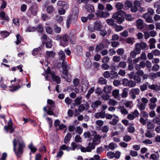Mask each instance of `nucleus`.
<instances>
[{
  "mask_svg": "<svg viewBox=\"0 0 160 160\" xmlns=\"http://www.w3.org/2000/svg\"><path fill=\"white\" fill-rule=\"evenodd\" d=\"M13 150L16 155H19L23 152V148L24 147V144L22 139H18L14 138L13 141Z\"/></svg>",
  "mask_w": 160,
  "mask_h": 160,
  "instance_id": "obj_1",
  "label": "nucleus"
},
{
  "mask_svg": "<svg viewBox=\"0 0 160 160\" xmlns=\"http://www.w3.org/2000/svg\"><path fill=\"white\" fill-rule=\"evenodd\" d=\"M147 44L144 42L137 43L135 44V48L130 53V56L132 58L135 57L136 55L141 52V49H145L147 47Z\"/></svg>",
  "mask_w": 160,
  "mask_h": 160,
  "instance_id": "obj_2",
  "label": "nucleus"
},
{
  "mask_svg": "<svg viewBox=\"0 0 160 160\" xmlns=\"http://www.w3.org/2000/svg\"><path fill=\"white\" fill-rule=\"evenodd\" d=\"M45 74H44V76L46 77V80H49L51 79L50 76L53 81H55L58 84H59L61 82V79L59 77L56 76L55 75L54 72H51L50 68L48 67L46 70L45 71Z\"/></svg>",
  "mask_w": 160,
  "mask_h": 160,
  "instance_id": "obj_3",
  "label": "nucleus"
},
{
  "mask_svg": "<svg viewBox=\"0 0 160 160\" xmlns=\"http://www.w3.org/2000/svg\"><path fill=\"white\" fill-rule=\"evenodd\" d=\"M125 14L126 13L125 12L120 10L114 13L112 18L116 20V22L118 23L121 24L124 21L125 18L124 16Z\"/></svg>",
  "mask_w": 160,
  "mask_h": 160,
  "instance_id": "obj_4",
  "label": "nucleus"
},
{
  "mask_svg": "<svg viewBox=\"0 0 160 160\" xmlns=\"http://www.w3.org/2000/svg\"><path fill=\"white\" fill-rule=\"evenodd\" d=\"M103 27L101 22L99 21H97L94 23L93 27L89 28V30L92 32H94L95 31H101Z\"/></svg>",
  "mask_w": 160,
  "mask_h": 160,
  "instance_id": "obj_5",
  "label": "nucleus"
},
{
  "mask_svg": "<svg viewBox=\"0 0 160 160\" xmlns=\"http://www.w3.org/2000/svg\"><path fill=\"white\" fill-rule=\"evenodd\" d=\"M92 133L93 134L92 137H93V139L92 142L91 143H92L95 146L96 145H97L100 143V140L102 137L99 134H97L96 132L95 131H92Z\"/></svg>",
  "mask_w": 160,
  "mask_h": 160,
  "instance_id": "obj_6",
  "label": "nucleus"
},
{
  "mask_svg": "<svg viewBox=\"0 0 160 160\" xmlns=\"http://www.w3.org/2000/svg\"><path fill=\"white\" fill-rule=\"evenodd\" d=\"M4 130L7 132H9L10 133L13 132L14 131V129L12 126V122L11 118L8 122V126H4Z\"/></svg>",
  "mask_w": 160,
  "mask_h": 160,
  "instance_id": "obj_7",
  "label": "nucleus"
},
{
  "mask_svg": "<svg viewBox=\"0 0 160 160\" xmlns=\"http://www.w3.org/2000/svg\"><path fill=\"white\" fill-rule=\"evenodd\" d=\"M95 147V146L92 143H89L86 148L84 147H81V150L83 152H90L92 149H94Z\"/></svg>",
  "mask_w": 160,
  "mask_h": 160,
  "instance_id": "obj_8",
  "label": "nucleus"
},
{
  "mask_svg": "<svg viewBox=\"0 0 160 160\" xmlns=\"http://www.w3.org/2000/svg\"><path fill=\"white\" fill-rule=\"evenodd\" d=\"M69 39V38L67 34H66L62 36V40L60 42V45L65 47L68 44Z\"/></svg>",
  "mask_w": 160,
  "mask_h": 160,
  "instance_id": "obj_9",
  "label": "nucleus"
},
{
  "mask_svg": "<svg viewBox=\"0 0 160 160\" xmlns=\"http://www.w3.org/2000/svg\"><path fill=\"white\" fill-rule=\"evenodd\" d=\"M133 5L130 8L131 11L133 13L136 12L138 10V7H139L140 2L139 1L135 0L133 2Z\"/></svg>",
  "mask_w": 160,
  "mask_h": 160,
  "instance_id": "obj_10",
  "label": "nucleus"
},
{
  "mask_svg": "<svg viewBox=\"0 0 160 160\" xmlns=\"http://www.w3.org/2000/svg\"><path fill=\"white\" fill-rule=\"evenodd\" d=\"M98 17L106 18L110 15V13L107 11H99L96 13Z\"/></svg>",
  "mask_w": 160,
  "mask_h": 160,
  "instance_id": "obj_11",
  "label": "nucleus"
},
{
  "mask_svg": "<svg viewBox=\"0 0 160 160\" xmlns=\"http://www.w3.org/2000/svg\"><path fill=\"white\" fill-rule=\"evenodd\" d=\"M140 91L138 88H134L131 89L130 92V94L133 99L136 97V95L139 94Z\"/></svg>",
  "mask_w": 160,
  "mask_h": 160,
  "instance_id": "obj_12",
  "label": "nucleus"
},
{
  "mask_svg": "<svg viewBox=\"0 0 160 160\" xmlns=\"http://www.w3.org/2000/svg\"><path fill=\"white\" fill-rule=\"evenodd\" d=\"M37 14V9H34L32 7H31L27 12V15L29 17H31L32 16H35Z\"/></svg>",
  "mask_w": 160,
  "mask_h": 160,
  "instance_id": "obj_13",
  "label": "nucleus"
},
{
  "mask_svg": "<svg viewBox=\"0 0 160 160\" xmlns=\"http://www.w3.org/2000/svg\"><path fill=\"white\" fill-rule=\"evenodd\" d=\"M142 17L145 19L146 21L148 23H152L153 22L152 17L149 15L148 12L143 14L142 16Z\"/></svg>",
  "mask_w": 160,
  "mask_h": 160,
  "instance_id": "obj_14",
  "label": "nucleus"
},
{
  "mask_svg": "<svg viewBox=\"0 0 160 160\" xmlns=\"http://www.w3.org/2000/svg\"><path fill=\"white\" fill-rule=\"evenodd\" d=\"M136 26L137 28L139 29H142L144 27V22L141 19H138L136 21Z\"/></svg>",
  "mask_w": 160,
  "mask_h": 160,
  "instance_id": "obj_15",
  "label": "nucleus"
},
{
  "mask_svg": "<svg viewBox=\"0 0 160 160\" xmlns=\"http://www.w3.org/2000/svg\"><path fill=\"white\" fill-rule=\"evenodd\" d=\"M62 76L63 78H65L66 80L68 82L71 81V75L68 73L67 71H64L62 72Z\"/></svg>",
  "mask_w": 160,
  "mask_h": 160,
  "instance_id": "obj_16",
  "label": "nucleus"
},
{
  "mask_svg": "<svg viewBox=\"0 0 160 160\" xmlns=\"http://www.w3.org/2000/svg\"><path fill=\"white\" fill-rule=\"evenodd\" d=\"M82 84V90L83 91H86L89 86V84L88 81L86 79H83Z\"/></svg>",
  "mask_w": 160,
  "mask_h": 160,
  "instance_id": "obj_17",
  "label": "nucleus"
},
{
  "mask_svg": "<svg viewBox=\"0 0 160 160\" xmlns=\"http://www.w3.org/2000/svg\"><path fill=\"white\" fill-rule=\"evenodd\" d=\"M84 7L87 11L89 12H95L94 7L90 4H86Z\"/></svg>",
  "mask_w": 160,
  "mask_h": 160,
  "instance_id": "obj_18",
  "label": "nucleus"
},
{
  "mask_svg": "<svg viewBox=\"0 0 160 160\" xmlns=\"http://www.w3.org/2000/svg\"><path fill=\"white\" fill-rule=\"evenodd\" d=\"M95 117L97 118H104L105 117V111L104 110H102L100 112L96 113Z\"/></svg>",
  "mask_w": 160,
  "mask_h": 160,
  "instance_id": "obj_19",
  "label": "nucleus"
},
{
  "mask_svg": "<svg viewBox=\"0 0 160 160\" xmlns=\"http://www.w3.org/2000/svg\"><path fill=\"white\" fill-rule=\"evenodd\" d=\"M149 42L150 43L149 47L150 49L155 48V44L156 42V41L155 38H150Z\"/></svg>",
  "mask_w": 160,
  "mask_h": 160,
  "instance_id": "obj_20",
  "label": "nucleus"
},
{
  "mask_svg": "<svg viewBox=\"0 0 160 160\" xmlns=\"http://www.w3.org/2000/svg\"><path fill=\"white\" fill-rule=\"evenodd\" d=\"M7 80H4L2 78L0 81V86L3 89H5L7 88Z\"/></svg>",
  "mask_w": 160,
  "mask_h": 160,
  "instance_id": "obj_21",
  "label": "nucleus"
},
{
  "mask_svg": "<svg viewBox=\"0 0 160 160\" xmlns=\"http://www.w3.org/2000/svg\"><path fill=\"white\" fill-rule=\"evenodd\" d=\"M79 145L73 142L71 143V147H70V151H74L75 149H78L79 148Z\"/></svg>",
  "mask_w": 160,
  "mask_h": 160,
  "instance_id": "obj_22",
  "label": "nucleus"
},
{
  "mask_svg": "<svg viewBox=\"0 0 160 160\" xmlns=\"http://www.w3.org/2000/svg\"><path fill=\"white\" fill-rule=\"evenodd\" d=\"M82 97L79 96L76 98L74 101L75 104L76 106L80 105L82 102Z\"/></svg>",
  "mask_w": 160,
  "mask_h": 160,
  "instance_id": "obj_23",
  "label": "nucleus"
},
{
  "mask_svg": "<svg viewBox=\"0 0 160 160\" xmlns=\"http://www.w3.org/2000/svg\"><path fill=\"white\" fill-rule=\"evenodd\" d=\"M59 56V58L61 62H63L64 61L65 58V56L64 52L62 50H61L58 53Z\"/></svg>",
  "mask_w": 160,
  "mask_h": 160,
  "instance_id": "obj_24",
  "label": "nucleus"
},
{
  "mask_svg": "<svg viewBox=\"0 0 160 160\" xmlns=\"http://www.w3.org/2000/svg\"><path fill=\"white\" fill-rule=\"evenodd\" d=\"M150 76L153 79L159 78L160 77V72H158L155 73H151L150 74Z\"/></svg>",
  "mask_w": 160,
  "mask_h": 160,
  "instance_id": "obj_25",
  "label": "nucleus"
},
{
  "mask_svg": "<svg viewBox=\"0 0 160 160\" xmlns=\"http://www.w3.org/2000/svg\"><path fill=\"white\" fill-rule=\"evenodd\" d=\"M56 53L52 51H47L46 53V57L48 58H53Z\"/></svg>",
  "mask_w": 160,
  "mask_h": 160,
  "instance_id": "obj_26",
  "label": "nucleus"
},
{
  "mask_svg": "<svg viewBox=\"0 0 160 160\" xmlns=\"http://www.w3.org/2000/svg\"><path fill=\"white\" fill-rule=\"evenodd\" d=\"M0 16L2 20L6 21H8L9 20V18L6 15L4 11H2L0 12Z\"/></svg>",
  "mask_w": 160,
  "mask_h": 160,
  "instance_id": "obj_27",
  "label": "nucleus"
},
{
  "mask_svg": "<svg viewBox=\"0 0 160 160\" xmlns=\"http://www.w3.org/2000/svg\"><path fill=\"white\" fill-rule=\"evenodd\" d=\"M101 103L102 102L101 101L99 100L96 101L92 103L91 107L94 109L98 106L100 105Z\"/></svg>",
  "mask_w": 160,
  "mask_h": 160,
  "instance_id": "obj_28",
  "label": "nucleus"
},
{
  "mask_svg": "<svg viewBox=\"0 0 160 160\" xmlns=\"http://www.w3.org/2000/svg\"><path fill=\"white\" fill-rule=\"evenodd\" d=\"M55 20L59 24L63 23V18L62 17L57 15L56 16Z\"/></svg>",
  "mask_w": 160,
  "mask_h": 160,
  "instance_id": "obj_29",
  "label": "nucleus"
},
{
  "mask_svg": "<svg viewBox=\"0 0 160 160\" xmlns=\"http://www.w3.org/2000/svg\"><path fill=\"white\" fill-rule=\"evenodd\" d=\"M112 94L114 98L117 99L119 98V91L118 90H114L112 92Z\"/></svg>",
  "mask_w": 160,
  "mask_h": 160,
  "instance_id": "obj_30",
  "label": "nucleus"
},
{
  "mask_svg": "<svg viewBox=\"0 0 160 160\" xmlns=\"http://www.w3.org/2000/svg\"><path fill=\"white\" fill-rule=\"evenodd\" d=\"M71 138V135L70 133H68L65 137L64 142L66 144H68Z\"/></svg>",
  "mask_w": 160,
  "mask_h": 160,
  "instance_id": "obj_31",
  "label": "nucleus"
},
{
  "mask_svg": "<svg viewBox=\"0 0 160 160\" xmlns=\"http://www.w3.org/2000/svg\"><path fill=\"white\" fill-rule=\"evenodd\" d=\"M128 88H125L123 90V91L121 93L122 97L125 98L128 96Z\"/></svg>",
  "mask_w": 160,
  "mask_h": 160,
  "instance_id": "obj_32",
  "label": "nucleus"
},
{
  "mask_svg": "<svg viewBox=\"0 0 160 160\" xmlns=\"http://www.w3.org/2000/svg\"><path fill=\"white\" fill-rule=\"evenodd\" d=\"M112 89L111 86L106 85L104 88V91L106 93H110L111 92Z\"/></svg>",
  "mask_w": 160,
  "mask_h": 160,
  "instance_id": "obj_33",
  "label": "nucleus"
},
{
  "mask_svg": "<svg viewBox=\"0 0 160 160\" xmlns=\"http://www.w3.org/2000/svg\"><path fill=\"white\" fill-rule=\"evenodd\" d=\"M83 136L85 138H92L93 134L89 132H85L83 134Z\"/></svg>",
  "mask_w": 160,
  "mask_h": 160,
  "instance_id": "obj_34",
  "label": "nucleus"
},
{
  "mask_svg": "<svg viewBox=\"0 0 160 160\" xmlns=\"http://www.w3.org/2000/svg\"><path fill=\"white\" fill-rule=\"evenodd\" d=\"M54 8L51 6H48L47 8V11L49 14H51L53 13L54 12Z\"/></svg>",
  "mask_w": 160,
  "mask_h": 160,
  "instance_id": "obj_35",
  "label": "nucleus"
},
{
  "mask_svg": "<svg viewBox=\"0 0 160 160\" xmlns=\"http://www.w3.org/2000/svg\"><path fill=\"white\" fill-rule=\"evenodd\" d=\"M125 4L126 7L130 8L133 5V2L132 1L128 0L125 2Z\"/></svg>",
  "mask_w": 160,
  "mask_h": 160,
  "instance_id": "obj_36",
  "label": "nucleus"
},
{
  "mask_svg": "<svg viewBox=\"0 0 160 160\" xmlns=\"http://www.w3.org/2000/svg\"><path fill=\"white\" fill-rule=\"evenodd\" d=\"M104 47L103 44H99L96 47V50L97 52L100 51L104 48Z\"/></svg>",
  "mask_w": 160,
  "mask_h": 160,
  "instance_id": "obj_37",
  "label": "nucleus"
},
{
  "mask_svg": "<svg viewBox=\"0 0 160 160\" xmlns=\"http://www.w3.org/2000/svg\"><path fill=\"white\" fill-rule=\"evenodd\" d=\"M119 108L120 109V112L122 114L126 115L128 113V111L124 108L120 107Z\"/></svg>",
  "mask_w": 160,
  "mask_h": 160,
  "instance_id": "obj_38",
  "label": "nucleus"
},
{
  "mask_svg": "<svg viewBox=\"0 0 160 160\" xmlns=\"http://www.w3.org/2000/svg\"><path fill=\"white\" fill-rule=\"evenodd\" d=\"M52 41L51 39H48L46 42V46L47 48H51L52 46Z\"/></svg>",
  "mask_w": 160,
  "mask_h": 160,
  "instance_id": "obj_39",
  "label": "nucleus"
},
{
  "mask_svg": "<svg viewBox=\"0 0 160 160\" xmlns=\"http://www.w3.org/2000/svg\"><path fill=\"white\" fill-rule=\"evenodd\" d=\"M108 148L111 150H113L116 148L117 146L116 144L113 142H111L108 146Z\"/></svg>",
  "mask_w": 160,
  "mask_h": 160,
  "instance_id": "obj_40",
  "label": "nucleus"
},
{
  "mask_svg": "<svg viewBox=\"0 0 160 160\" xmlns=\"http://www.w3.org/2000/svg\"><path fill=\"white\" fill-rule=\"evenodd\" d=\"M127 66L126 62L124 61H121L118 64V67L121 68H126Z\"/></svg>",
  "mask_w": 160,
  "mask_h": 160,
  "instance_id": "obj_41",
  "label": "nucleus"
},
{
  "mask_svg": "<svg viewBox=\"0 0 160 160\" xmlns=\"http://www.w3.org/2000/svg\"><path fill=\"white\" fill-rule=\"evenodd\" d=\"M94 90V88L92 87L91 88L88 90V93L86 95V97L87 98H89L91 94L93 92Z\"/></svg>",
  "mask_w": 160,
  "mask_h": 160,
  "instance_id": "obj_42",
  "label": "nucleus"
},
{
  "mask_svg": "<svg viewBox=\"0 0 160 160\" xmlns=\"http://www.w3.org/2000/svg\"><path fill=\"white\" fill-rule=\"evenodd\" d=\"M57 4L58 5L60 6H66V7H67V8L68 7V4L66 3V2L61 1H58Z\"/></svg>",
  "mask_w": 160,
  "mask_h": 160,
  "instance_id": "obj_43",
  "label": "nucleus"
},
{
  "mask_svg": "<svg viewBox=\"0 0 160 160\" xmlns=\"http://www.w3.org/2000/svg\"><path fill=\"white\" fill-rule=\"evenodd\" d=\"M62 62L63 70L64 71H67L68 70L69 68L67 63L64 62V61L63 62Z\"/></svg>",
  "mask_w": 160,
  "mask_h": 160,
  "instance_id": "obj_44",
  "label": "nucleus"
},
{
  "mask_svg": "<svg viewBox=\"0 0 160 160\" xmlns=\"http://www.w3.org/2000/svg\"><path fill=\"white\" fill-rule=\"evenodd\" d=\"M71 17L72 16L71 15H69L67 19L66 24L67 27L68 28H69L71 23Z\"/></svg>",
  "mask_w": 160,
  "mask_h": 160,
  "instance_id": "obj_45",
  "label": "nucleus"
},
{
  "mask_svg": "<svg viewBox=\"0 0 160 160\" xmlns=\"http://www.w3.org/2000/svg\"><path fill=\"white\" fill-rule=\"evenodd\" d=\"M159 157L158 155H157L154 153H153L151 155L149 158L150 159L152 160H158Z\"/></svg>",
  "mask_w": 160,
  "mask_h": 160,
  "instance_id": "obj_46",
  "label": "nucleus"
},
{
  "mask_svg": "<svg viewBox=\"0 0 160 160\" xmlns=\"http://www.w3.org/2000/svg\"><path fill=\"white\" fill-rule=\"evenodd\" d=\"M43 21H46L50 19V17L46 14L43 13L41 15Z\"/></svg>",
  "mask_w": 160,
  "mask_h": 160,
  "instance_id": "obj_47",
  "label": "nucleus"
},
{
  "mask_svg": "<svg viewBox=\"0 0 160 160\" xmlns=\"http://www.w3.org/2000/svg\"><path fill=\"white\" fill-rule=\"evenodd\" d=\"M121 58L119 56H115L113 57L112 60L115 62H118L120 61Z\"/></svg>",
  "mask_w": 160,
  "mask_h": 160,
  "instance_id": "obj_48",
  "label": "nucleus"
},
{
  "mask_svg": "<svg viewBox=\"0 0 160 160\" xmlns=\"http://www.w3.org/2000/svg\"><path fill=\"white\" fill-rule=\"evenodd\" d=\"M128 87L131 88L135 87L136 85V82L132 80H129Z\"/></svg>",
  "mask_w": 160,
  "mask_h": 160,
  "instance_id": "obj_49",
  "label": "nucleus"
},
{
  "mask_svg": "<svg viewBox=\"0 0 160 160\" xmlns=\"http://www.w3.org/2000/svg\"><path fill=\"white\" fill-rule=\"evenodd\" d=\"M126 42L129 44H133L135 42L134 39L133 38H129L126 39Z\"/></svg>",
  "mask_w": 160,
  "mask_h": 160,
  "instance_id": "obj_50",
  "label": "nucleus"
},
{
  "mask_svg": "<svg viewBox=\"0 0 160 160\" xmlns=\"http://www.w3.org/2000/svg\"><path fill=\"white\" fill-rule=\"evenodd\" d=\"M149 88L152 90H157L158 89V87L157 85L155 84H149L148 85Z\"/></svg>",
  "mask_w": 160,
  "mask_h": 160,
  "instance_id": "obj_51",
  "label": "nucleus"
},
{
  "mask_svg": "<svg viewBox=\"0 0 160 160\" xmlns=\"http://www.w3.org/2000/svg\"><path fill=\"white\" fill-rule=\"evenodd\" d=\"M36 30V28L34 27H28L26 29V32H34Z\"/></svg>",
  "mask_w": 160,
  "mask_h": 160,
  "instance_id": "obj_52",
  "label": "nucleus"
},
{
  "mask_svg": "<svg viewBox=\"0 0 160 160\" xmlns=\"http://www.w3.org/2000/svg\"><path fill=\"white\" fill-rule=\"evenodd\" d=\"M60 149L63 150H66L67 151H70V147L67 146L65 144H63L60 148Z\"/></svg>",
  "mask_w": 160,
  "mask_h": 160,
  "instance_id": "obj_53",
  "label": "nucleus"
},
{
  "mask_svg": "<svg viewBox=\"0 0 160 160\" xmlns=\"http://www.w3.org/2000/svg\"><path fill=\"white\" fill-rule=\"evenodd\" d=\"M28 148L31 151L33 152H35L37 150V149L33 145L32 143H31L29 146Z\"/></svg>",
  "mask_w": 160,
  "mask_h": 160,
  "instance_id": "obj_54",
  "label": "nucleus"
},
{
  "mask_svg": "<svg viewBox=\"0 0 160 160\" xmlns=\"http://www.w3.org/2000/svg\"><path fill=\"white\" fill-rule=\"evenodd\" d=\"M147 128L149 129H152L154 128L155 126V125L151 122H148L147 125Z\"/></svg>",
  "mask_w": 160,
  "mask_h": 160,
  "instance_id": "obj_55",
  "label": "nucleus"
},
{
  "mask_svg": "<svg viewBox=\"0 0 160 160\" xmlns=\"http://www.w3.org/2000/svg\"><path fill=\"white\" fill-rule=\"evenodd\" d=\"M115 7L117 10H121L123 8V5L122 3L118 2L116 4Z\"/></svg>",
  "mask_w": 160,
  "mask_h": 160,
  "instance_id": "obj_56",
  "label": "nucleus"
},
{
  "mask_svg": "<svg viewBox=\"0 0 160 160\" xmlns=\"http://www.w3.org/2000/svg\"><path fill=\"white\" fill-rule=\"evenodd\" d=\"M125 18L126 20L131 21L133 20V18L132 17L131 14H125Z\"/></svg>",
  "mask_w": 160,
  "mask_h": 160,
  "instance_id": "obj_57",
  "label": "nucleus"
},
{
  "mask_svg": "<svg viewBox=\"0 0 160 160\" xmlns=\"http://www.w3.org/2000/svg\"><path fill=\"white\" fill-rule=\"evenodd\" d=\"M17 41H15V43L17 45H18L21 43V37L19 34H17L16 35Z\"/></svg>",
  "mask_w": 160,
  "mask_h": 160,
  "instance_id": "obj_58",
  "label": "nucleus"
},
{
  "mask_svg": "<svg viewBox=\"0 0 160 160\" xmlns=\"http://www.w3.org/2000/svg\"><path fill=\"white\" fill-rule=\"evenodd\" d=\"M98 82L101 84H106L107 83V81L103 78L101 77L99 79Z\"/></svg>",
  "mask_w": 160,
  "mask_h": 160,
  "instance_id": "obj_59",
  "label": "nucleus"
},
{
  "mask_svg": "<svg viewBox=\"0 0 160 160\" xmlns=\"http://www.w3.org/2000/svg\"><path fill=\"white\" fill-rule=\"evenodd\" d=\"M106 21L107 23L109 25L113 26L115 24L113 20L111 18L107 19Z\"/></svg>",
  "mask_w": 160,
  "mask_h": 160,
  "instance_id": "obj_60",
  "label": "nucleus"
},
{
  "mask_svg": "<svg viewBox=\"0 0 160 160\" xmlns=\"http://www.w3.org/2000/svg\"><path fill=\"white\" fill-rule=\"evenodd\" d=\"M0 33L2 36L4 38L7 37L9 35L8 32L5 31L1 32Z\"/></svg>",
  "mask_w": 160,
  "mask_h": 160,
  "instance_id": "obj_61",
  "label": "nucleus"
},
{
  "mask_svg": "<svg viewBox=\"0 0 160 160\" xmlns=\"http://www.w3.org/2000/svg\"><path fill=\"white\" fill-rule=\"evenodd\" d=\"M117 52L118 55L121 56L124 53V50L122 48H118L117 50Z\"/></svg>",
  "mask_w": 160,
  "mask_h": 160,
  "instance_id": "obj_62",
  "label": "nucleus"
},
{
  "mask_svg": "<svg viewBox=\"0 0 160 160\" xmlns=\"http://www.w3.org/2000/svg\"><path fill=\"white\" fill-rule=\"evenodd\" d=\"M154 135V134L152 133L149 131H147L145 133L146 136L149 138L153 137Z\"/></svg>",
  "mask_w": 160,
  "mask_h": 160,
  "instance_id": "obj_63",
  "label": "nucleus"
},
{
  "mask_svg": "<svg viewBox=\"0 0 160 160\" xmlns=\"http://www.w3.org/2000/svg\"><path fill=\"white\" fill-rule=\"evenodd\" d=\"M160 68V66L157 64H155L153 65L152 67V70L154 71H157Z\"/></svg>",
  "mask_w": 160,
  "mask_h": 160,
  "instance_id": "obj_64",
  "label": "nucleus"
}]
</instances>
